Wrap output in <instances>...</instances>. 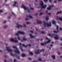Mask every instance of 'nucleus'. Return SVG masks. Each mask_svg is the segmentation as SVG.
<instances>
[{
    "mask_svg": "<svg viewBox=\"0 0 62 62\" xmlns=\"http://www.w3.org/2000/svg\"><path fill=\"white\" fill-rule=\"evenodd\" d=\"M6 49L8 51V52H10V55H11L12 56H13V57H14L15 56H16L17 58L18 59H20V57L17 56V54H15L14 55H13V54H12V50L10 49V47H6Z\"/></svg>",
    "mask_w": 62,
    "mask_h": 62,
    "instance_id": "f257e3e1",
    "label": "nucleus"
},
{
    "mask_svg": "<svg viewBox=\"0 0 62 62\" xmlns=\"http://www.w3.org/2000/svg\"><path fill=\"white\" fill-rule=\"evenodd\" d=\"M48 35L49 36H51L52 38H53V36H54L55 37H54V38L55 39H58L59 38V37H58V35L56 34H50V33H49Z\"/></svg>",
    "mask_w": 62,
    "mask_h": 62,
    "instance_id": "f03ea898",
    "label": "nucleus"
},
{
    "mask_svg": "<svg viewBox=\"0 0 62 62\" xmlns=\"http://www.w3.org/2000/svg\"><path fill=\"white\" fill-rule=\"evenodd\" d=\"M43 23H44V25L45 28H46V24H47V26L48 27H49V26H51V23L50 22L49 23V24L48 23H45V21H43Z\"/></svg>",
    "mask_w": 62,
    "mask_h": 62,
    "instance_id": "7ed1b4c3",
    "label": "nucleus"
},
{
    "mask_svg": "<svg viewBox=\"0 0 62 62\" xmlns=\"http://www.w3.org/2000/svg\"><path fill=\"white\" fill-rule=\"evenodd\" d=\"M40 2L41 3L40 4V5L41 6V8H44V9L46 8V7L47 6H46V5H45L44 6V4L42 1H40Z\"/></svg>",
    "mask_w": 62,
    "mask_h": 62,
    "instance_id": "20e7f679",
    "label": "nucleus"
},
{
    "mask_svg": "<svg viewBox=\"0 0 62 62\" xmlns=\"http://www.w3.org/2000/svg\"><path fill=\"white\" fill-rule=\"evenodd\" d=\"M12 48H15V49H16L17 50H14V52H15V53H18V54H20V52L19 51V50H18V49L17 48L16 46H13L12 47Z\"/></svg>",
    "mask_w": 62,
    "mask_h": 62,
    "instance_id": "39448f33",
    "label": "nucleus"
},
{
    "mask_svg": "<svg viewBox=\"0 0 62 62\" xmlns=\"http://www.w3.org/2000/svg\"><path fill=\"white\" fill-rule=\"evenodd\" d=\"M21 8H23L25 10H27L28 12H30V11L29 10L28 8H26L23 4L22 5V6L21 7Z\"/></svg>",
    "mask_w": 62,
    "mask_h": 62,
    "instance_id": "423d86ee",
    "label": "nucleus"
},
{
    "mask_svg": "<svg viewBox=\"0 0 62 62\" xmlns=\"http://www.w3.org/2000/svg\"><path fill=\"white\" fill-rule=\"evenodd\" d=\"M17 33L15 34L16 36H18L19 35V34H20L22 35H24V33L23 32L21 31H18L17 32Z\"/></svg>",
    "mask_w": 62,
    "mask_h": 62,
    "instance_id": "0eeeda50",
    "label": "nucleus"
},
{
    "mask_svg": "<svg viewBox=\"0 0 62 62\" xmlns=\"http://www.w3.org/2000/svg\"><path fill=\"white\" fill-rule=\"evenodd\" d=\"M37 24H39H39H41V23H42V21H39V20H37Z\"/></svg>",
    "mask_w": 62,
    "mask_h": 62,
    "instance_id": "6e6552de",
    "label": "nucleus"
},
{
    "mask_svg": "<svg viewBox=\"0 0 62 62\" xmlns=\"http://www.w3.org/2000/svg\"><path fill=\"white\" fill-rule=\"evenodd\" d=\"M30 36L31 38H34L36 37V36H33L32 34H30Z\"/></svg>",
    "mask_w": 62,
    "mask_h": 62,
    "instance_id": "1a4fd4ad",
    "label": "nucleus"
},
{
    "mask_svg": "<svg viewBox=\"0 0 62 62\" xmlns=\"http://www.w3.org/2000/svg\"><path fill=\"white\" fill-rule=\"evenodd\" d=\"M39 50H40L38 49V50H37V51L38 52H37V51H35V54H39Z\"/></svg>",
    "mask_w": 62,
    "mask_h": 62,
    "instance_id": "9d476101",
    "label": "nucleus"
},
{
    "mask_svg": "<svg viewBox=\"0 0 62 62\" xmlns=\"http://www.w3.org/2000/svg\"><path fill=\"white\" fill-rule=\"evenodd\" d=\"M56 18H57V19H59V20L60 21H62V18L61 17H60L59 18L58 17V16H56Z\"/></svg>",
    "mask_w": 62,
    "mask_h": 62,
    "instance_id": "9b49d317",
    "label": "nucleus"
},
{
    "mask_svg": "<svg viewBox=\"0 0 62 62\" xmlns=\"http://www.w3.org/2000/svg\"><path fill=\"white\" fill-rule=\"evenodd\" d=\"M27 17H28L30 18H33V17H32V16H31L30 15H27Z\"/></svg>",
    "mask_w": 62,
    "mask_h": 62,
    "instance_id": "f8f14e48",
    "label": "nucleus"
},
{
    "mask_svg": "<svg viewBox=\"0 0 62 62\" xmlns=\"http://www.w3.org/2000/svg\"><path fill=\"white\" fill-rule=\"evenodd\" d=\"M15 3L13 5V7H14V6H15L16 7H17V8L18 7V6H16V4H17V2H14Z\"/></svg>",
    "mask_w": 62,
    "mask_h": 62,
    "instance_id": "ddd939ff",
    "label": "nucleus"
},
{
    "mask_svg": "<svg viewBox=\"0 0 62 62\" xmlns=\"http://www.w3.org/2000/svg\"><path fill=\"white\" fill-rule=\"evenodd\" d=\"M50 41H51V40H49L48 41H47L46 42H45L44 43L45 44H47V43H49V42H50Z\"/></svg>",
    "mask_w": 62,
    "mask_h": 62,
    "instance_id": "4468645a",
    "label": "nucleus"
},
{
    "mask_svg": "<svg viewBox=\"0 0 62 62\" xmlns=\"http://www.w3.org/2000/svg\"><path fill=\"white\" fill-rule=\"evenodd\" d=\"M48 17L49 16H46V21H47V20H49V18H48Z\"/></svg>",
    "mask_w": 62,
    "mask_h": 62,
    "instance_id": "2eb2a0df",
    "label": "nucleus"
},
{
    "mask_svg": "<svg viewBox=\"0 0 62 62\" xmlns=\"http://www.w3.org/2000/svg\"><path fill=\"white\" fill-rule=\"evenodd\" d=\"M16 27H17V28H19L20 27H23V25H18L17 26H16Z\"/></svg>",
    "mask_w": 62,
    "mask_h": 62,
    "instance_id": "dca6fc26",
    "label": "nucleus"
},
{
    "mask_svg": "<svg viewBox=\"0 0 62 62\" xmlns=\"http://www.w3.org/2000/svg\"><path fill=\"white\" fill-rule=\"evenodd\" d=\"M47 9H48V10H51V7L50 6H49V7H47Z\"/></svg>",
    "mask_w": 62,
    "mask_h": 62,
    "instance_id": "f3484780",
    "label": "nucleus"
},
{
    "mask_svg": "<svg viewBox=\"0 0 62 62\" xmlns=\"http://www.w3.org/2000/svg\"><path fill=\"white\" fill-rule=\"evenodd\" d=\"M22 46L23 47H27V46H28V45H24V44H23L22 45Z\"/></svg>",
    "mask_w": 62,
    "mask_h": 62,
    "instance_id": "a211bd4d",
    "label": "nucleus"
},
{
    "mask_svg": "<svg viewBox=\"0 0 62 62\" xmlns=\"http://www.w3.org/2000/svg\"><path fill=\"white\" fill-rule=\"evenodd\" d=\"M59 32V31H53V32H54V33H58V32Z\"/></svg>",
    "mask_w": 62,
    "mask_h": 62,
    "instance_id": "6ab92c4d",
    "label": "nucleus"
},
{
    "mask_svg": "<svg viewBox=\"0 0 62 62\" xmlns=\"http://www.w3.org/2000/svg\"><path fill=\"white\" fill-rule=\"evenodd\" d=\"M52 23H53V24H55V23H56V22L55 21H52Z\"/></svg>",
    "mask_w": 62,
    "mask_h": 62,
    "instance_id": "aec40b11",
    "label": "nucleus"
},
{
    "mask_svg": "<svg viewBox=\"0 0 62 62\" xmlns=\"http://www.w3.org/2000/svg\"><path fill=\"white\" fill-rule=\"evenodd\" d=\"M51 57L53 58L54 60V59H55V56L54 55H52L51 56Z\"/></svg>",
    "mask_w": 62,
    "mask_h": 62,
    "instance_id": "412c9836",
    "label": "nucleus"
},
{
    "mask_svg": "<svg viewBox=\"0 0 62 62\" xmlns=\"http://www.w3.org/2000/svg\"><path fill=\"white\" fill-rule=\"evenodd\" d=\"M14 39H10V40L12 42H14Z\"/></svg>",
    "mask_w": 62,
    "mask_h": 62,
    "instance_id": "4be33fe9",
    "label": "nucleus"
},
{
    "mask_svg": "<svg viewBox=\"0 0 62 62\" xmlns=\"http://www.w3.org/2000/svg\"><path fill=\"white\" fill-rule=\"evenodd\" d=\"M62 13V12L61 11H59L57 13V15H58V14H59V13Z\"/></svg>",
    "mask_w": 62,
    "mask_h": 62,
    "instance_id": "5701e85b",
    "label": "nucleus"
},
{
    "mask_svg": "<svg viewBox=\"0 0 62 62\" xmlns=\"http://www.w3.org/2000/svg\"><path fill=\"white\" fill-rule=\"evenodd\" d=\"M25 54H22V57H25Z\"/></svg>",
    "mask_w": 62,
    "mask_h": 62,
    "instance_id": "b1692460",
    "label": "nucleus"
},
{
    "mask_svg": "<svg viewBox=\"0 0 62 62\" xmlns=\"http://www.w3.org/2000/svg\"><path fill=\"white\" fill-rule=\"evenodd\" d=\"M29 54H31V55H33V54L32 52H31L29 53Z\"/></svg>",
    "mask_w": 62,
    "mask_h": 62,
    "instance_id": "393cba45",
    "label": "nucleus"
},
{
    "mask_svg": "<svg viewBox=\"0 0 62 62\" xmlns=\"http://www.w3.org/2000/svg\"><path fill=\"white\" fill-rule=\"evenodd\" d=\"M42 51L43 52H44V49H43L42 50H40V52H42Z\"/></svg>",
    "mask_w": 62,
    "mask_h": 62,
    "instance_id": "a878e982",
    "label": "nucleus"
},
{
    "mask_svg": "<svg viewBox=\"0 0 62 62\" xmlns=\"http://www.w3.org/2000/svg\"><path fill=\"white\" fill-rule=\"evenodd\" d=\"M38 61H42V59L40 58H39L38 59Z\"/></svg>",
    "mask_w": 62,
    "mask_h": 62,
    "instance_id": "bb28decb",
    "label": "nucleus"
},
{
    "mask_svg": "<svg viewBox=\"0 0 62 62\" xmlns=\"http://www.w3.org/2000/svg\"><path fill=\"white\" fill-rule=\"evenodd\" d=\"M15 42H18V41L17 40H14V41Z\"/></svg>",
    "mask_w": 62,
    "mask_h": 62,
    "instance_id": "cd10ccee",
    "label": "nucleus"
},
{
    "mask_svg": "<svg viewBox=\"0 0 62 62\" xmlns=\"http://www.w3.org/2000/svg\"><path fill=\"white\" fill-rule=\"evenodd\" d=\"M23 40H26L27 39L25 38H23Z\"/></svg>",
    "mask_w": 62,
    "mask_h": 62,
    "instance_id": "c85d7f7f",
    "label": "nucleus"
},
{
    "mask_svg": "<svg viewBox=\"0 0 62 62\" xmlns=\"http://www.w3.org/2000/svg\"><path fill=\"white\" fill-rule=\"evenodd\" d=\"M41 34H44L45 33V32H44V31H41Z\"/></svg>",
    "mask_w": 62,
    "mask_h": 62,
    "instance_id": "c756f323",
    "label": "nucleus"
},
{
    "mask_svg": "<svg viewBox=\"0 0 62 62\" xmlns=\"http://www.w3.org/2000/svg\"><path fill=\"white\" fill-rule=\"evenodd\" d=\"M58 25L56 26L57 28L56 29H57V30H58Z\"/></svg>",
    "mask_w": 62,
    "mask_h": 62,
    "instance_id": "7c9ffc66",
    "label": "nucleus"
},
{
    "mask_svg": "<svg viewBox=\"0 0 62 62\" xmlns=\"http://www.w3.org/2000/svg\"><path fill=\"white\" fill-rule=\"evenodd\" d=\"M43 12H42L40 13V14L39 15H42V14H43Z\"/></svg>",
    "mask_w": 62,
    "mask_h": 62,
    "instance_id": "2f4dec72",
    "label": "nucleus"
},
{
    "mask_svg": "<svg viewBox=\"0 0 62 62\" xmlns=\"http://www.w3.org/2000/svg\"><path fill=\"white\" fill-rule=\"evenodd\" d=\"M30 9L31 10H34V8H32V7H30Z\"/></svg>",
    "mask_w": 62,
    "mask_h": 62,
    "instance_id": "473e14b6",
    "label": "nucleus"
},
{
    "mask_svg": "<svg viewBox=\"0 0 62 62\" xmlns=\"http://www.w3.org/2000/svg\"><path fill=\"white\" fill-rule=\"evenodd\" d=\"M23 25H24V27H26V25H25V24L24 23L23 24Z\"/></svg>",
    "mask_w": 62,
    "mask_h": 62,
    "instance_id": "72a5a7b5",
    "label": "nucleus"
},
{
    "mask_svg": "<svg viewBox=\"0 0 62 62\" xmlns=\"http://www.w3.org/2000/svg\"><path fill=\"white\" fill-rule=\"evenodd\" d=\"M40 44L42 46H43V45H44V44L43 43H41Z\"/></svg>",
    "mask_w": 62,
    "mask_h": 62,
    "instance_id": "f704fd0d",
    "label": "nucleus"
},
{
    "mask_svg": "<svg viewBox=\"0 0 62 62\" xmlns=\"http://www.w3.org/2000/svg\"><path fill=\"white\" fill-rule=\"evenodd\" d=\"M27 24H29L30 23L29 22H27L26 23Z\"/></svg>",
    "mask_w": 62,
    "mask_h": 62,
    "instance_id": "c9c22d12",
    "label": "nucleus"
},
{
    "mask_svg": "<svg viewBox=\"0 0 62 62\" xmlns=\"http://www.w3.org/2000/svg\"><path fill=\"white\" fill-rule=\"evenodd\" d=\"M12 14H13V15H14L15 16V14H14V13H13V12H12Z\"/></svg>",
    "mask_w": 62,
    "mask_h": 62,
    "instance_id": "e433bc0d",
    "label": "nucleus"
},
{
    "mask_svg": "<svg viewBox=\"0 0 62 62\" xmlns=\"http://www.w3.org/2000/svg\"><path fill=\"white\" fill-rule=\"evenodd\" d=\"M17 38H18V39L19 40H21V39L19 38V36L17 37Z\"/></svg>",
    "mask_w": 62,
    "mask_h": 62,
    "instance_id": "4c0bfd02",
    "label": "nucleus"
},
{
    "mask_svg": "<svg viewBox=\"0 0 62 62\" xmlns=\"http://www.w3.org/2000/svg\"><path fill=\"white\" fill-rule=\"evenodd\" d=\"M30 32L32 33H34V31H30Z\"/></svg>",
    "mask_w": 62,
    "mask_h": 62,
    "instance_id": "58836bf2",
    "label": "nucleus"
},
{
    "mask_svg": "<svg viewBox=\"0 0 62 62\" xmlns=\"http://www.w3.org/2000/svg\"><path fill=\"white\" fill-rule=\"evenodd\" d=\"M7 27H8V26H4V28H7Z\"/></svg>",
    "mask_w": 62,
    "mask_h": 62,
    "instance_id": "ea45409f",
    "label": "nucleus"
},
{
    "mask_svg": "<svg viewBox=\"0 0 62 62\" xmlns=\"http://www.w3.org/2000/svg\"><path fill=\"white\" fill-rule=\"evenodd\" d=\"M28 59H29V60H32V59H31V58H28Z\"/></svg>",
    "mask_w": 62,
    "mask_h": 62,
    "instance_id": "a19ab883",
    "label": "nucleus"
},
{
    "mask_svg": "<svg viewBox=\"0 0 62 62\" xmlns=\"http://www.w3.org/2000/svg\"><path fill=\"white\" fill-rule=\"evenodd\" d=\"M60 30L62 31V28H60Z\"/></svg>",
    "mask_w": 62,
    "mask_h": 62,
    "instance_id": "79ce46f5",
    "label": "nucleus"
},
{
    "mask_svg": "<svg viewBox=\"0 0 62 62\" xmlns=\"http://www.w3.org/2000/svg\"><path fill=\"white\" fill-rule=\"evenodd\" d=\"M28 46H31V45L30 44H27Z\"/></svg>",
    "mask_w": 62,
    "mask_h": 62,
    "instance_id": "37998d69",
    "label": "nucleus"
},
{
    "mask_svg": "<svg viewBox=\"0 0 62 62\" xmlns=\"http://www.w3.org/2000/svg\"><path fill=\"white\" fill-rule=\"evenodd\" d=\"M4 56L5 58H7L8 57V56L7 55H4Z\"/></svg>",
    "mask_w": 62,
    "mask_h": 62,
    "instance_id": "c03bdc74",
    "label": "nucleus"
},
{
    "mask_svg": "<svg viewBox=\"0 0 62 62\" xmlns=\"http://www.w3.org/2000/svg\"><path fill=\"white\" fill-rule=\"evenodd\" d=\"M44 2H47L48 1V0H44Z\"/></svg>",
    "mask_w": 62,
    "mask_h": 62,
    "instance_id": "a18cd8bd",
    "label": "nucleus"
},
{
    "mask_svg": "<svg viewBox=\"0 0 62 62\" xmlns=\"http://www.w3.org/2000/svg\"><path fill=\"white\" fill-rule=\"evenodd\" d=\"M14 62H16V61H17V60H16V59H15L14 60Z\"/></svg>",
    "mask_w": 62,
    "mask_h": 62,
    "instance_id": "49530a36",
    "label": "nucleus"
},
{
    "mask_svg": "<svg viewBox=\"0 0 62 62\" xmlns=\"http://www.w3.org/2000/svg\"><path fill=\"white\" fill-rule=\"evenodd\" d=\"M47 14H49V15H51V13H47Z\"/></svg>",
    "mask_w": 62,
    "mask_h": 62,
    "instance_id": "de8ad7c7",
    "label": "nucleus"
},
{
    "mask_svg": "<svg viewBox=\"0 0 62 62\" xmlns=\"http://www.w3.org/2000/svg\"><path fill=\"white\" fill-rule=\"evenodd\" d=\"M56 2H57L55 0L54 1V2L55 3H56Z\"/></svg>",
    "mask_w": 62,
    "mask_h": 62,
    "instance_id": "09e8293b",
    "label": "nucleus"
},
{
    "mask_svg": "<svg viewBox=\"0 0 62 62\" xmlns=\"http://www.w3.org/2000/svg\"><path fill=\"white\" fill-rule=\"evenodd\" d=\"M25 20H26V21H27V20H29V19L27 18H26L25 19Z\"/></svg>",
    "mask_w": 62,
    "mask_h": 62,
    "instance_id": "8fccbe9b",
    "label": "nucleus"
},
{
    "mask_svg": "<svg viewBox=\"0 0 62 62\" xmlns=\"http://www.w3.org/2000/svg\"><path fill=\"white\" fill-rule=\"evenodd\" d=\"M35 29L36 31H38V29L37 28H35Z\"/></svg>",
    "mask_w": 62,
    "mask_h": 62,
    "instance_id": "3c124183",
    "label": "nucleus"
},
{
    "mask_svg": "<svg viewBox=\"0 0 62 62\" xmlns=\"http://www.w3.org/2000/svg\"><path fill=\"white\" fill-rule=\"evenodd\" d=\"M21 51H23V48H21Z\"/></svg>",
    "mask_w": 62,
    "mask_h": 62,
    "instance_id": "603ef678",
    "label": "nucleus"
},
{
    "mask_svg": "<svg viewBox=\"0 0 62 62\" xmlns=\"http://www.w3.org/2000/svg\"><path fill=\"white\" fill-rule=\"evenodd\" d=\"M38 15V13L35 14V15H36V16H37V15Z\"/></svg>",
    "mask_w": 62,
    "mask_h": 62,
    "instance_id": "864d4df0",
    "label": "nucleus"
},
{
    "mask_svg": "<svg viewBox=\"0 0 62 62\" xmlns=\"http://www.w3.org/2000/svg\"><path fill=\"white\" fill-rule=\"evenodd\" d=\"M49 1L50 2V3H52V1L51 0H49Z\"/></svg>",
    "mask_w": 62,
    "mask_h": 62,
    "instance_id": "5fc2aeb1",
    "label": "nucleus"
},
{
    "mask_svg": "<svg viewBox=\"0 0 62 62\" xmlns=\"http://www.w3.org/2000/svg\"><path fill=\"white\" fill-rule=\"evenodd\" d=\"M36 40H37V41H39V39H36Z\"/></svg>",
    "mask_w": 62,
    "mask_h": 62,
    "instance_id": "6e6d98bb",
    "label": "nucleus"
},
{
    "mask_svg": "<svg viewBox=\"0 0 62 62\" xmlns=\"http://www.w3.org/2000/svg\"><path fill=\"white\" fill-rule=\"evenodd\" d=\"M3 12V10H0V12Z\"/></svg>",
    "mask_w": 62,
    "mask_h": 62,
    "instance_id": "4d7b16f0",
    "label": "nucleus"
},
{
    "mask_svg": "<svg viewBox=\"0 0 62 62\" xmlns=\"http://www.w3.org/2000/svg\"><path fill=\"white\" fill-rule=\"evenodd\" d=\"M19 45H22V43H19Z\"/></svg>",
    "mask_w": 62,
    "mask_h": 62,
    "instance_id": "13d9d810",
    "label": "nucleus"
},
{
    "mask_svg": "<svg viewBox=\"0 0 62 62\" xmlns=\"http://www.w3.org/2000/svg\"><path fill=\"white\" fill-rule=\"evenodd\" d=\"M46 39H47V40H48V39H48V38L46 37Z\"/></svg>",
    "mask_w": 62,
    "mask_h": 62,
    "instance_id": "bf43d9fd",
    "label": "nucleus"
},
{
    "mask_svg": "<svg viewBox=\"0 0 62 62\" xmlns=\"http://www.w3.org/2000/svg\"><path fill=\"white\" fill-rule=\"evenodd\" d=\"M40 41H42L43 40V39H41L40 40Z\"/></svg>",
    "mask_w": 62,
    "mask_h": 62,
    "instance_id": "052dcab7",
    "label": "nucleus"
},
{
    "mask_svg": "<svg viewBox=\"0 0 62 62\" xmlns=\"http://www.w3.org/2000/svg\"><path fill=\"white\" fill-rule=\"evenodd\" d=\"M38 8H41L40 7H37Z\"/></svg>",
    "mask_w": 62,
    "mask_h": 62,
    "instance_id": "680f3d73",
    "label": "nucleus"
},
{
    "mask_svg": "<svg viewBox=\"0 0 62 62\" xmlns=\"http://www.w3.org/2000/svg\"><path fill=\"white\" fill-rule=\"evenodd\" d=\"M32 62H38V61H34Z\"/></svg>",
    "mask_w": 62,
    "mask_h": 62,
    "instance_id": "e2e57ef3",
    "label": "nucleus"
},
{
    "mask_svg": "<svg viewBox=\"0 0 62 62\" xmlns=\"http://www.w3.org/2000/svg\"><path fill=\"white\" fill-rule=\"evenodd\" d=\"M6 21H5L3 22V23H6Z\"/></svg>",
    "mask_w": 62,
    "mask_h": 62,
    "instance_id": "0e129e2a",
    "label": "nucleus"
},
{
    "mask_svg": "<svg viewBox=\"0 0 62 62\" xmlns=\"http://www.w3.org/2000/svg\"><path fill=\"white\" fill-rule=\"evenodd\" d=\"M53 46V45L52 44H51V45H50V46L51 47H52V46Z\"/></svg>",
    "mask_w": 62,
    "mask_h": 62,
    "instance_id": "69168bd1",
    "label": "nucleus"
},
{
    "mask_svg": "<svg viewBox=\"0 0 62 62\" xmlns=\"http://www.w3.org/2000/svg\"><path fill=\"white\" fill-rule=\"evenodd\" d=\"M4 62H7V61H6V60H5L4 61Z\"/></svg>",
    "mask_w": 62,
    "mask_h": 62,
    "instance_id": "338daca9",
    "label": "nucleus"
},
{
    "mask_svg": "<svg viewBox=\"0 0 62 62\" xmlns=\"http://www.w3.org/2000/svg\"><path fill=\"white\" fill-rule=\"evenodd\" d=\"M11 18V17H10V16L8 17V18Z\"/></svg>",
    "mask_w": 62,
    "mask_h": 62,
    "instance_id": "774afa93",
    "label": "nucleus"
}]
</instances>
